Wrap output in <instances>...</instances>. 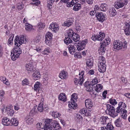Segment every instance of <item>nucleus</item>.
I'll use <instances>...</instances> for the list:
<instances>
[{"label":"nucleus","instance_id":"nucleus-60","mask_svg":"<svg viewBox=\"0 0 130 130\" xmlns=\"http://www.w3.org/2000/svg\"><path fill=\"white\" fill-rule=\"evenodd\" d=\"M23 4H19L18 5L17 8L19 10H22L23 8Z\"/></svg>","mask_w":130,"mask_h":130},{"label":"nucleus","instance_id":"nucleus-27","mask_svg":"<svg viewBox=\"0 0 130 130\" xmlns=\"http://www.w3.org/2000/svg\"><path fill=\"white\" fill-rule=\"evenodd\" d=\"M10 125H13L14 126H17L18 124V122L16 118H12L10 120Z\"/></svg>","mask_w":130,"mask_h":130},{"label":"nucleus","instance_id":"nucleus-8","mask_svg":"<svg viewBox=\"0 0 130 130\" xmlns=\"http://www.w3.org/2000/svg\"><path fill=\"white\" fill-rule=\"evenodd\" d=\"M84 75V73L83 71L79 74V79H77V78H75V79L74 83L75 84L77 85L78 84H79L80 85H82L84 80V79L83 77Z\"/></svg>","mask_w":130,"mask_h":130},{"label":"nucleus","instance_id":"nucleus-13","mask_svg":"<svg viewBox=\"0 0 130 130\" xmlns=\"http://www.w3.org/2000/svg\"><path fill=\"white\" fill-rule=\"evenodd\" d=\"M85 104L86 108L90 109H91L93 106L92 101L90 99H88L85 100Z\"/></svg>","mask_w":130,"mask_h":130},{"label":"nucleus","instance_id":"nucleus-22","mask_svg":"<svg viewBox=\"0 0 130 130\" xmlns=\"http://www.w3.org/2000/svg\"><path fill=\"white\" fill-rule=\"evenodd\" d=\"M2 122L3 124L5 126L10 125L11 123L10 121L7 117L4 118L2 120Z\"/></svg>","mask_w":130,"mask_h":130},{"label":"nucleus","instance_id":"nucleus-50","mask_svg":"<svg viewBox=\"0 0 130 130\" xmlns=\"http://www.w3.org/2000/svg\"><path fill=\"white\" fill-rule=\"evenodd\" d=\"M109 101L110 103L113 105H116L117 103V102L116 100L112 98L109 99Z\"/></svg>","mask_w":130,"mask_h":130},{"label":"nucleus","instance_id":"nucleus-16","mask_svg":"<svg viewBox=\"0 0 130 130\" xmlns=\"http://www.w3.org/2000/svg\"><path fill=\"white\" fill-rule=\"evenodd\" d=\"M98 66V70L100 72L103 73L105 71L106 66L105 64H102L101 63H100L99 64Z\"/></svg>","mask_w":130,"mask_h":130},{"label":"nucleus","instance_id":"nucleus-32","mask_svg":"<svg viewBox=\"0 0 130 130\" xmlns=\"http://www.w3.org/2000/svg\"><path fill=\"white\" fill-rule=\"evenodd\" d=\"M114 123L115 125L118 127H120L121 125V120L120 118H119L116 120Z\"/></svg>","mask_w":130,"mask_h":130},{"label":"nucleus","instance_id":"nucleus-37","mask_svg":"<svg viewBox=\"0 0 130 130\" xmlns=\"http://www.w3.org/2000/svg\"><path fill=\"white\" fill-rule=\"evenodd\" d=\"M108 118L107 117L106 118V117H101L100 119L101 124H103L104 125L105 124H106V120L107 118Z\"/></svg>","mask_w":130,"mask_h":130},{"label":"nucleus","instance_id":"nucleus-52","mask_svg":"<svg viewBox=\"0 0 130 130\" xmlns=\"http://www.w3.org/2000/svg\"><path fill=\"white\" fill-rule=\"evenodd\" d=\"M50 52V51L49 48H45L44 50L42 52V53L44 55H48Z\"/></svg>","mask_w":130,"mask_h":130},{"label":"nucleus","instance_id":"nucleus-11","mask_svg":"<svg viewBox=\"0 0 130 130\" xmlns=\"http://www.w3.org/2000/svg\"><path fill=\"white\" fill-rule=\"evenodd\" d=\"M86 42L85 41L83 40L82 41H79L78 43L77 49L79 51H80L84 48Z\"/></svg>","mask_w":130,"mask_h":130},{"label":"nucleus","instance_id":"nucleus-3","mask_svg":"<svg viewBox=\"0 0 130 130\" xmlns=\"http://www.w3.org/2000/svg\"><path fill=\"white\" fill-rule=\"evenodd\" d=\"M113 48L117 50L121 49L122 47L124 48H126L127 46V42L125 41L123 43L119 40H116L113 42Z\"/></svg>","mask_w":130,"mask_h":130},{"label":"nucleus","instance_id":"nucleus-6","mask_svg":"<svg viewBox=\"0 0 130 130\" xmlns=\"http://www.w3.org/2000/svg\"><path fill=\"white\" fill-rule=\"evenodd\" d=\"M102 41L100 43L101 44L100 50L102 52L104 53L106 50L105 47L106 45H107L110 43V39L109 38L105 39L104 41Z\"/></svg>","mask_w":130,"mask_h":130},{"label":"nucleus","instance_id":"nucleus-4","mask_svg":"<svg viewBox=\"0 0 130 130\" xmlns=\"http://www.w3.org/2000/svg\"><path fill=\"white\" fill-rule=\"evenodd\" d=\"M76 93H74L72 95L71 102H69L68 106L69 108L72 109H74L76 108L77 104H76V100L78 98Z\"/></svg>","mask_w":130,"mask_h":130},{"label":"nucleus","instance_id":"nucleus-58","mask_svg":"<svg viewBox=\"0 0 130 130\" xmlns=\"http://www.w3.org/2000/svg\"><path fill=\"white\" fill-rule=\"evenodd\" d=\"M59 0H48V4L51 6L53 4L54 2H57Z\"/></svg>","mask_w":130,"mask_h":130},{"label":"nucleus","instance_id":"nucleus-25","mask_svg":"<svg viewBox=\"0 0 130 130\" xmlns=\"http://www.w3.org/2000/svg\"><path fill=\"white\" fill-rule=\"evenodd\" d=\"M67 72L63 70L59 74V76L61 79H65L67 78Z\"/></svg>","mask_w":130,"mask_h":130},{"label":"nucleus","instance_id":"nucleus-55","mask_svg":"<svg viewBox=\"0 0 130 130\" xmlns=\"http://www.w3.org/2000/svg\"><path fill=\"white\" fill-rule=\"evenodd\" d=\"M87 112V110L85 108H83L81 109L80 111V113L82 115L84 114L85 115Z\"/></svg>","mask_w":130,"mask_h":130},{"label":"nucleus","instance_id":"nucleus-61","mask_svg":"<svg viewBox=\"0 0 130 130\" xmlns=\"http://www.w3.org/2000/svg\"><path fill=\"white\" fill-rule=\"evenodd\" d=\"M36 108H34L32 109L30 112V114L34 115L36 112Z\"/></svg>","mask_w":130,"mask_h":130},{"label":"nucleus","instance_id":"nucleus-43","mask_svg":"<svg viewBox=\"0 0 130 130\" xmlns=\"http://www.w3.org/2000/svg\"><path fill=\"white\" fill-rule=\"evenodd\" d=\"M74 34V35L72 37V39H73L74 41L77 42L79 40V35L76 33Z\"/></svg>","mask_w":130,"mask_h":130},{"label":"nucleus","instance_id":"nucleus-1","mask_svg":"<svg viewBox=\"0 0 130 130\" xmlns=\"http://www.w3.org/2000/svg\"><path fill=\"white\" fill-rule=\"evenodd\" d=\"M22 53L21 49L18 47L13 48L11 55V58L13 61H15Z\"/></svg>","mask_w":130,"mask_h":130},{"label":"nucleus","instance_id":"nucleus-34","mask_svg":"<svg viewBox=\"0 0 130 130\" xmlns=\"http://www.w3.org/2000/svg\"><path fill=\"white\" fill-rule=\"evenodd\" d=\"M71 38L69 37H66L64 40L65 43L68 44L72 43V40H71Z\"/></svg>","mask_w":130,"mask_h":130},{"label":"nucleus","instance_id":"nucleus-36","mask_svg":"<svg viewBox=\"0 0 130 130\" xmlns=\"http://www.w3.org/2000/svg\"><path fill=\"white\" fill-rule=\"evenodd\" d=\"M43 103L41 102L40 103L37 108V109L40 112H42L43 110Z\"/></svg>","mask_w":130,"mask_h":130},{"label":"nucleus","instance_id":"nucleus-48","mask_svg":"<svg viewBox=\"0 0 130 130\" xmlns=\"http://www.w3.org/2000/svg\"><path fill=\"white\" fill-rule=\"evenodd\" d=\"M82 119V117L80 114H77L76 115L75 119L77 121H80Z\"/></svg>","mask_w":130,"mask_h":130},{"label":"nucleus","instance_id":"nucleus-26","mask_svg":"<svg viewBox=\"0 0 130 130\" xmlns=\"http://www.w3.org/2000/svg\"><path fill=\"white\" fill-rule=\"evenodd\" d=\"M93 59L90 58L88 59L86 62V65L90 68L92 67L93 65Z\"/></svg>","mask_w":130,"mask_h":130},{"label":"nucleus","instance_id":"nucleus-41","mask_svg":"<svg viewBox=\"0 0 130 130\" xmlns=\"http://www.w3.org/2000/svg\"><path fill=\"white\" fill-rule=\"evenodd\" d=\"M99 62L100 63H101L102 64H105L106 63L104 57L102 56H100L99 58Z\"/></svg>","mask_w":130,"mask_h":130},{"label":"nucleus","instance_id":"nucleus-2","mask_svg":"<svg viewBox=\"0 0 130 130\" xmlns=\"http://www.w3.org/2000/svg\"><path fill=\"white\" fill-rule=\"evenodd\" d=\"M27 41V39L24 35H21L19 37L17 36L14 40L15 45L17 46H19L22 43H26Z\"/></svg>","mask_w":130,"mask_h":130},{"label":"nucleus","instance_id":"nucleus-51","mask_svg":"<svg viewBox=\"0 0 130 130\" xmlns=\"http://www.w3.org/2000/svg\"><path fill=\"white\" fill-rule=\"evenodd\" d=\"M53 35L50 32L47 33L46 35L45 38L51 39Z\"/></svg>","mask_w":130,"mask_h":130},{"label":"nucleus","instance_id":"nucleus-28","mask_svg":"<svg viewBox=\"0 0 130 130\" xmlns=\"http://www.w3.org/2000/svg\"><path fill=\"white\" fill-rule=\"evenodd\" d=\"M109 15L110 16L113 17L115 16L116 13V10L114 8H111L109 9Z\"/></svg>","mask_w":130,"mask_h":130},{"label":"nucleus","instance_id":"nucleus-42","mask_svg":"<svg viewBox=\"0 0 130 130\" xmlns=\"http://www.w3.org/2000/svg\"><path fill=\"white\" fill-rule=\"evenodd\" d=\"M81 8L80 4L78 3L75 4L73 8V10L75 11H78Z\"/></svg>","mask_w":130,"mask_h":130},{"label":"nucleus","instance_id":"nucleus-23","mask_svg":"<svg viewBox=\"0 0 130 130\" xmlns=\"http://www.w3.org/2000/svg\"><path fill=\"white\" fill-rule=\"evenodd\" d=\"M114 128L112 125L110 123H108L106 127H101V130H112Z\"/></svg>","mask_w":130,"mask_h":130},{"label":"nucleus","instance_id":"nucleus-24","mask_svg":"<svg viewBox=\"0 0 130 130\" xmlns=\"http://www.w3.org/2000/svg\"><path fill=\"white\" fill-rule=\"evenodd\" d=\"M25 121L27 124H30L32 123L34 120L32 117L30 116H28L25 118Z\"/></svg>","mask_w":130,"mask_h":130},{"label":"nucleus","instance_id":"nucleus-63","mask_svg":"<svg viewBox=\"0 0 130 130\" xmlns=\"http://www.w3.org/2000/svg\"><path fill=\"white\" fill-rule=\"evenodd\" d=\"M116 113H118L120 112H122L123 110L121 108H120V107L118 106V107L116 108Z\"/></svg>","mask_w":130,"mask_h":130},{"label":"nucleus","instance_id":"nucleus-46","mask_svg":"<svg viewBox=\"0 0 130 130\" xmlns=\"http://www.w3.org/2000/svg\"><path fill=\"white\" fill-rule=\"evenodd\" d=\"M40 83L38 82H37L36 83L34 86V90H36V91H39L38 89L39 88L40 85Z\"/></svg>","mask_w":130,"mask_h":130},{"label":"nucleus","instance_id":"nucleus-59","mask_svg":"<svg viewBox=\"0 0 130 130\" xmlns=\"http://www.w3.org/2000/svg\"><path fill=\"white\" fill-rule=\"evenodd\" d=\"M75 4V3L74 2V1L72 0L70 3H69V4L67 5V6L68 7H71L74 5Z\"/></svg>","mask_w":130,"mask_h":130},{"label":"nucleus","instance_id":"nucleus-9","mask_svg":"<svg viewBox=\"0 0 130 130\" xmlns=\"http://www.w3.org/2000/svg\"><path fill=\"white\" fill-rule=\"evenodd\" d=\"M105 35L104 33L101 32H100L99 34L97 35H93L92 37V40L95 41L96 40L101 41L104 38Z\"/></svg>","mask_w":130,"mask_h":130},{"label":"nucleus","instance_id":"nucleus-31","mask_svg":"<svg viewBox=\"0 0 130 130\" xmlns=\"http://www.w3.org/2000/svg\"><path fill=\"white\" fill-rule=\"evenodd\" d=\"M100 8L102 11H105L108 8L107 5L106 3L102 4L100 5Z\"/></svg>","mask_w":130,"mask_h":130},{"label":"nucleus","instance_id":"nucleus-19","mask_svg":"<svg viewBox=\"0 0 130 130\" xmlns=\"http://www.w3.org/2000/svg\"><path fill=\"white\" fill-rule=\"evenodd\" d=\"M86 87V90L89 92H92L93 91V87L92 86L89 84L88 82H86L85 84Z\"/></svg>","mask_w":130,"mask_h":130},{"label":"nucleus","instance_id":"nucleus-44","mask_svg":"<svg viewBox=\"0 0 130 130\" xmlns=\"http://www.w3.org/2000/svg\"><path fill=\"white\" fill-rule=\"evenodd\" d=\"M68 37L72 38L75 33H73V31L72 29H69L67 32Z\"/></svg>","mask_w":130,"mask_h":130},{"label":"nucleus","instance_id":"nucleus-5","mask_svg":"<svg viewBox=\"0 0 130 130\" xmlns=\"http://www.w3.org/2000/svg\"><path fill=\"white\" fill-rule=\"evenodd\" d=\"M107 110L108 111L109 115L113 118L118 116V113L115 112V109L114 106L109 104L106 105Z\"/></svg>","mask_w":130,"mask_h":130},{"label":"nucleus","instance_id":"nucleus-15","mask_svg":"<svg viewBox=\"0 0 130 130\" xmlns=\"http://www.w3.org/2000/svg\"><path fill=\"white\" fill-rule=\"evenodd\" d=\"M26 70L30 72L34 71L36 70V68L34 67L32 63H28L26 64Z\"/></svg>","mask_w":130,"mask_h":130},{"label":"nucleus","instance_id":"nucleus-56","mask_svg":"<svg viewBox=\"0 0 130 130\" xmlns=\"http://www.w3.org/2000/svg\"><path fill=\"white\" fill-rule=\"evenodd\" d=\"M28 84V80L26 79H25L22 82V85L23 86L27 85Z\"/></svg>","mask_w":130,"mask_h":130},{"label":"nucleus","instance_id":"nucleus-35","mask_svg":"<svg viewBox=\"0 0 130 130\" xmlns=\"http://www.w3.org/2000/svg\"><path fill=\"white\" fill-rule=\"evenodd\" d=\"M118 105V106L122 109H123V110H125L124 109V108L126 107V104L124 103L123 102H120L119 103Z\"/></svg>","mask_w":130,"mask_h":130},{"label":"nucleus","instance_id":"nucleus-40","mask_svg":"<svg viewBox=\"0 0 130 130\" xmlns=\"http://www.w3.org/2000/svg\"><path fill=\"white\" fill-rule=\"evenodd\" d=\"M25 28L27 31H30L32 29V27L31 25L27 23L25 24Z\"/></svg>","mask_w":130,"mask_h":130},{"label":"nucleus","instance_id":"nucleus-20","mask_svg":"<svg viewBox=\"0 0 130 130\" xmlns=\"http://www.w3.org/2000/svg\"><path fill=\"white\" fill-rule=\"evenodd\" d=\"M125 28L124 32L125 35L127 36L130 35V25L126 23Z\"/></svg>","mask_w":130,"mask_h":130},{"label":"nucleus","instance_id":"nucleus-53","mask_svg":"<svg viewBox=\"0 0 130 130\" xmlns=\"http://www.w3.org/2000/svg\"><path fill=\"white\" fill-rule=\"evenodd\" d=\"M96 78H95L94 79H92V81L90 82V84L93 86V85L98 83V80Z\"/></svg>","mask_w":130,"mask_h":130},{"label":"nucleus","instance_id":"nucleus-33","mask_svg":"<svg viewBox=\"0 0 130 130\" xmlns=\"http://www.w3.org/2000/svg\"><path fill=\"white\" fill-rule=\"evenodd\" d=\"M5 110H7V114L11 116H12L14 113V110L9 108H7Z\"/></svg>","mask_w":130,"mask_h":130},{"label":"nucleus","instance_id":"nucleus-39","mask_svg":"<svg viewBox=\"0 0 130 130\" xmlns=\"http://www.w3.org/2000/svg\"><path fill=\"white\" fill-rule=\"evenodd\" d=\"M103 86L100 84L96 85L95 88V90L97 92H99L103 88Z\"/></svg>","mask_w":130,"mask_h":130},{"label":"nucleus","instance_id":"nucleus-38","mask_svg":"<svg viewBox=\"0 0 130 130\" xmlns=\"http://www.w3.org/2000/svg\"><path fill=\"white\" fill-rule=\"evenodd\" d=\"M43 78V84L44 85H46L48 83V75L45 74Z\"/></svg>","mask_w":130,"mask_h":130},{"label":"nucleus","instance_id":"nucleus-21","mask_svg":"<svg viewBox=\"0 0 130 130\" xmlns=\"http://www.w3.org/2000/svg\"><path fill=\"white\" fill-rule=\"evenodd\" d=\"M33 72H34L32 74L33 79L35 80H37L40 79V75L39 72L36 70L34 71Z\"/></svg>","mask_w":130,"mask_h":130},{"label":"nucleus","instance_id":"nucleus-14","mask_svg":"<svg viewBox=\"0 0 130 130\" xmlns=\"http://www.w3.org/2000/svg\"><path fill=\"white\" fill-rule=\"evenodd\" d=\"M58 27V26L56 23H53L50 24L49 27V28L55 32L58 31L59 29Z\"/></svg>","mask_w":130,"mask_h":130},{"label":"nucleus","instance_id":"nucleus-7","mask_svg":"<svg viewBox=\"0 0 130 130\" xmlns=\"http://www.w3.org/2000/svg\"><path fill=\"white\" fill-rule=\"evenodd\" d=\"M46 120H49L50 121V125L51 126L52 128H54V130H60L61 129V127L59 123L55 120H53L52 119H46Z\"/></svg>","mask_w":130,"mask_h":130},{"label":"nucleus","instance_id":"nucleus-62","mask_svg":"<svg viewBox=\"0 0 130 130\" xmlns=\"http://www.w3.org/2000/svg\"><path fill=\"white\" fill-rule=\"evenodd\" d=\"M42 126V125L41 123H38L36 125V127L37 128L38 130H39V129H41L42 128H41V127Z\"/></svg>","mask_w":130,"mask_h":130},{"label":"nucleus","instance_id":"nucleus-64","mask_svg":"<svg viewBox=\"0 0 130 130\" xmlns=\"http://www.w3.org/2000/svg\"><path fill=\"white\" fill-rule=\"evenodd\" d=\"M50 39L45 38V42L46 44L48 46H50L51 44Z\"/></svg>","mask_w":130,"mask_h":130},{"label":"nucleus","instance_id":"nucleus-18","mask_svg":"<svg viewBox=\"0 0 130 130\" xmlns=\"http://www.w3.org/2000/svg\"><path fill=\"white\" fill-rule=\"evenodd\" d=\"M73 22V19L72 18H69L68 19L67 21L64 22L63 25L65 26L69 27L72 25Z\"/></svg>","mask_w":130,"mask_h":130},{"label":"nucleus","instance_id":"nucleus-49","mask_svg":"<svg viewBox=\"0 0 130 130\" xmlns=\"http://www.w3.org/2000/svg\"><path fill=\"white\" fill-rule=\"evenodd\" d=\"M127 111L126 110H123L122 112V114L121 115L122 117L124 119H125L126 118L127 115L126 114Z\"/></svg>","mask_w":130,"mask_h":130},{"label":"nucleus","instance_id":"nucleus-12","mask_svg":"<svg viewBox=\"0 0 130 130\" xmlns=\"http://www.w3.org/2000/svg\"><path fill=\"white\" fill-rule=\"evenodd\" d=\"M49 120H45L44 128H41L39 130H52V126L50 125V122Z\"/></svg>","mask_w":130,"mask_h":130},{"label":"nucleus","instance_id":"nucleus-47","mask_svg":"<svg viewBox=\"0 0 130 130\" xmlns=\"http://www.w3.org/2000/svg\"><path fill=\"white\" fill-rule=\"evenodd\" d=\"M45 26V24L44 23H39L38 24V27L40 29H42L44 28Z\"/></svg>","mask_w":130,"mask_h":130},{"label":"nucleus","instance_id":"nucleus-10","mask_svg":"<svg viewBox=\"0 0 130 130\" xmlns=\"http://www.w3.org/2000/svg\"><path fill=\"white\" fill-rule=\"evenodd\" d=\"M95 16L98 20L102 22L105 20V15H104L102 12H97L96 13Z\"/></svg>","mask_w":130,"mask_h":130},{"label":"nucleus","instance_id":"nucleus-30","mask_svg":"<svg viewBox=\"0 0 130 130\" xmlns=\"http://www.w3.org/2000/svg\"><path fill=\"white\" fill-rule=\"evenodd\" d=\"M58 98L59 100L65 102L66 100L67 97L64 93H61L59 95Z\"/></svg>","mask_w":130,"mask_h":130},{"label":"nucleus","instance_id":"nucleus-45","mask_svg":"<svg viewBox=\"0 0 130 130\" xmlns=\"http://www.w3.org/2000/svg\"><path fill=\"white\" fill-rule=\"evenodd\" d=\"M30 4L36 6H38L40 4V2L38 0H31Z\"/></svg>","mask_w":130,"mask_h":130},{"label":"nucleus","instance_id":"nucleus-57","mask_svg":"<svg viewBox=\"0 0 130 130\" xmlns=\"http://www.w3.org/2000/svg\"><path fill=\"white\" fill-rule=\"evenodd\" d=\"M74 56L75 58H80L82 57L81 54L79 52L75 53L74 54Z\"/></svg>","mask_w":130,"mask_h":130},{"label":"nucleus","instance_id":"nucleus-54","mask_svg":"<svg viewBox=\"0 0 130 130\" xmlns=\"http://www.w3.org/2000/svg\"><path fill=\"white\" fill-rule=\"evenodd\" d=\"M14 37V35H12L11 36L8 40V42L9 44H11V43H12Z\"/></svg>","mask_w":130,"mask_h":130},{"label":"nucleus","instance_id":"nucleus-29","mask_svg":"<svg viewBox=\"0 0 130 130\" xmlns=\"http://www.w3.org/2000/svg\"><path fill=\"white\" fill-rule=\"evenodd\" d=\"M68 48L70 53L71 54H73L75 52V48L74 45H69L68 46Z\"/></svg>","mask_w":130,"mask_h":130},{"label":"nucleus","instance_id":"nucleus-17","mask_svg":"<svg viewBox=\"0 0 130 130\" xmlns=\"http://www.w3.org/2000/svg\"><path fill=\"white\" fill-rule=\"evenodd\" d=\"M115 6L117 9H118L122 7L124 5V3L122 2L121 1L119 0H117L115 3Z\"/></svg>","mask_w":130,"mask_h":130}]
</instances>
